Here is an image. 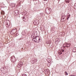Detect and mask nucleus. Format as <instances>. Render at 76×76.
<instances>
[{
	"label": "nucleus",
	"instance_id": "obj_1",
	"mask_svg": "<svg viewBox=\"0 0 76 76\" xmlns=\"http://www.w3.org/2000/svg\"><path fill=\"white\" fill-rule=\"evenodd\" d=\"M32 41H34L35 42L39 43L41 41V38H40V37L39 36H37L32 39Z\"/></svg>",
	"mask_w": 76,
	"mask_h": 76
},
{
	"label": "nucleus",
	"instance_id": "obj_2",
	"mask_svg": "<svg viewBox=\"0 0 76 76\" xmlns=\"http://www.w3.org/2000/svg\"><path fill=\"white\" fill-rule=\"evenodd\" d=\"M11 60L12 62H15L16 61V58L14 56H12L11 57Z\"/></svg>",
	"mask_w": 76,
	"mask_h": 76
},
{
	"label": "nucleus",
	"instance_id": "obj_3",
	"mask_svg": "<svg viewBox=\"0 0 76 76\" xmlns=\"http://www.w3.org/2000/svg\"><path fill=\"white\" fill-rule=\"evenodd\" d=\"M66 18V16H65V15L64 14H62V16H61V20H64V18Z\"/></svg>",
	"mask_w": 76,
	"mask_h": 76
},
{
	"label": "nucleus",
	"instance_id": "obj_4",
	"mask_svg": "<svg viewBox=\"0 0 76 76\" xmlns=\"http://www.w3.org/2000/svg\"><path fill=\"white\" fill-rule=\"evenodd\" d=\"M50 8H47L46 9V12L47 13H50Z\"/></svg>",
	"mask_w": 76,
	"mask_h": 76
},
{
	"label": "nucleus",
	"instance_id": "obj_5",
	"mask_svg": "<svg viewBox=\"0 0 76 76\" xmlns=\"http://www.w3.org/2000/svg\"><path fill=\"white\" fill-rule=\"evenodd\" d=\"M70 45L69 44H66V47H70Z\"/></svg>",
	"mask_w": 76,
	"mask_h": 76
},
{
	"label": "nucleus",
	"instance_id": "obj_6",
	"mask_svg": "<svg viewBox=\"0 0 76 76\" xmlns=\"http://www.w3.org/2000/svg\"><path fill=\"white\" fill-rule=\"evenodd\" d=\"M65 2H66V3H69L70 2V1L69 0H66L65 1Z\"/></svg>",
	"mask_w": 76,
	"mask_h": 76
},
{
	"label": "nucleus",
	"instance_id": "obj_7",
	"mask_svg": "<svg viewBox=\"0 0 76 76\" xmlns=\"http://www.w3.org/2000/svg\"><path fill=\"white\" fill-rule=\"evenodd\" d=\"M19 63H20V67H21V66L22 65V62H19Z\"/></svg>",
	"mask_w": 76,
	"mask_h": 76
},
{
	"label": "nucleus",
	"instance_id": "obj_8",
	"mask_svg": "<svg viewBox=\"0 0 76 76\" xmlns=\"http://www.w3.org/2000/svg\"><path fill=\"white\" fill-rule=\"evenodd\" d=\"M18 67H20V63H19V62L18 63Z\"/></svg>",
	"mask_w": 76,
	"mask_h": 76
},
{
	"label": "nucleus",
	"instance_id": "obj_9",
	"mask_svg": "<svg viewBox=\"0 0 76 76\" xmlns=\"http://www.w3.org/2000/svg\"><path fill=\"white\" fill-rule=\"evenodd\" d=\"M47 44H50V41L49 40L47 42H46Z\"/></svg>",
	"mask_w": 76,
	"mask_h": 76
},
{
	"label": "nucleus",
	"instance_id": "obj_10",
	"mask_svg": "<svg viewBox=\"0 0 76 76\" xmlns=\"http://www.w3.org/2000/svg\"><path fill=\"white\" fill-rule=\"evenodd\" d=\"M65 75H68V73H67L66 72H65Z\"/></svg>",
	"mask_w": 76,
	"mask_h": 76
},
{
	"label": "nucleus",
	"instance_id": "obj_11",
	"mask_svg": "<svg viewBox=\"0 0 76 76\" xmlns=\"http://www.w3.org/2000/svg\"><path fill=\"white\" fill-rule=\"evenodd\" d=\"M58 52H59L58 53H62V52H61V50H59Z\"/></svg>",
	"mask_w": 76,
	"mask_h": 76
},
{
	"label": "nucleus",
	"instance_id": "obj_12",
	"mask_svg": "<svg viewBox=\"0 0 76 76\" xmlns=\"http://www.w3.org/2000/svg\"><path fill=\"white\" fill-rule=\"evenodd\" d=\"M49 61V63H50V62H51V60L50 59L49 61Z\"/></svg>",
	"mask_w": 76,
	"mask_h": 76
},
{
	"label": "nucleus",
	"instance_id": "obj_13",
	"mask_svg": "<svg viewBox=\"0 0 76 76\" xmlns=\"http://www.w3.org/2000/svg\"><path fill=\"white\" fill-rule=\"evenodd\" d=\"M15 15H18V12H16V11H15Z\"/></svg>",
	"mask_w": 76,
	"mask_h": 76
},
{
	"label": "nucleus",
	"instance_id": "obj_14",
	"mask_svg": "<svg viewBox=\"0 0 76 76\" xmlns=\"http://www.w3.org/2000/svg\"><path fill=\"white\" fill-rule=\"evenodd\" d=\"M1 70H4V68H1Z\"/></svg>",
	"mask_w": 76,
	"mask_h": 76
},
{
	"label": "nucleus",
	"instance_id": "obj_15",
	"mask_svg": "<svg viewBox=\"0 0 76 76\" xmlns=\"http://www.w3.org/2000/svg\"><path fill=\"white\" fill-rule=\"evenodd\" d=\"M69 18H70V15H69V17H68L67 18V20H68V19H69Z\"/></svg>",
	"mask_w": 76,
	"mask_h": 76
},
{
	"label": "nucleus",
	"instance_id": "obj_16",
	"mask_svg": "<svg viewBox=\"0 0 76 76\" xmlns=\"http://www.w3.org/2000/svg\"><path fill=\"white\" fill-rule=\"evenodd\" d=\"M59 54L60 55L61 54H62V52H61V53H59Z\"/></svg>",
	"mask_w": 76,
	"mask_h": 76
},
{
	"label": "nucleus",
	"instance_id": "obj_17",
	"mask_svg": "<svg viewBox=\"0 0 76 76\" xmlns=\"http://www.w3.org/2000/svg\"><path fill=\"white\" fill-rule=\"evenodd\" d=\"M69 15H70H70L69 14L68 15V17H69Z\"/></svg>",
	"mask_w": 76,
	"mask_h": 76
},
{
	"label": "nucleus",
	"instance_id": "obj_18",
	"mask_svg": "<svg viewBox=\"0 0 76 76\" xmlns=\"http://www.w3.org/2000/svg\"><path fill=\"white\" fill-rule=\"evenodd\" d=\"M25 30H24L23 31V32H24V33H25Z\"/></svg>",
	"mask_w": 76,
	"mask_h": 76
},
{
	"label": "nucleus",
	"instance_id": "obj_19",
	"mask_svg": "<svg viewBox=\"0 0 76 76\" xmlns=\"http://www.w3.org/2000/svg\"><path fill=\"white\" fill-rule=\"evenodd\" d=\"M64 50H62V52L63 53V52H64Z\"/></svg>",
	"mask_w": 76,
	"mask_h": 76
},
{
	"label": "nucleus",
	"instance_id": "obj_20",
	"mask_svg": "<svg viewBox=\"0 0 76 76\" xmlns=\"http://www.w3.org/2000/svg\"><path fill=\"white\" fill-rule=\"evenodd\" d=\"M23 19H25V18L24 17H23Z\"/></svg>",
	"mask_w": 76,
	"mask_h": 76
},
{
	"label": "nucleus",
	"instance_id": "obj_21",
	"mask_svg": "<svg viewBox=\"0 0 76 76\" xmlns=\"http://www.w3.org/2000/svg\"><path fill=\"white\" fill-rule=\"evenodd\" d=\"M45 1H47V0H44Z\"/></svg>",
	"mask_w": 76,
	"mask_h": 76
},
{
	"label": "nucleus",
	"instance_id": "obj_22",
	"mask_svg": "<svg viewBox=\"0 0 76 76\" xmlns=\"http://www.w3.org/2000/svg\"><path fill=\"white\" fill-rule=\"evenodd\" d=\"M7 25H8V24H7Z\"/></svg>",
	"mask_w": 76,
	"mask_h": 76
},
{
	"label": "nucleus",
	"instance_id": "obj_23",
	"mask_svg": "<svg viewBox=\"0 0 76 76\" xmlns=\"http://www.w3.org/2000/svg\"><path fill=\"white\" fill-rule=\"evenodd\" d=\"M35 21H34V23H35Z\"/></svg>",
	"mask_w": 76,
	"mask_h": 76
},
{
	"label": "nucleus",
	"instance_id": "obj_24",
	"mask_svg": "<svg viewBox=\"0 0 76 76\" xmlns=\"http://www.w3.org/2000/svg\"><path fill=\"white\" fill-rule=\"evenodd\" d=\"M34 37V36H33V37Z\"/></svg>",
	"mask_w": 76,
	"mask_h": 76
},
{
	"label": "nucleus",
	"instance_id": "obj_25",
	"mask_svg": "<svg viewBox=\"0 0 76 76\" xmlns=\"http://www.w3.org/2000/svg\"><path fill=\"white\" fill-rule=\"evenodd\" d=\"M7 28H8V26H7Z\"/></svg>",
	"mask_w": 76,
	"mask_h": 76
}]
</instances>
